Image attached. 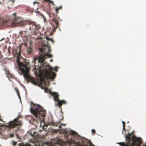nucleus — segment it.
<instances>
[{
  "label": "nucleus",
  "instance_id": "11",
  "mask_svg": "<svg viewBox=\"0 0 146 146\" xmlns=\"http://www.w3.org/2000/svg\"><path fill=\"white\" fill-rule=\"evenodd\" d=\"M20 33L22 37H26L28 36V32L27 31H23Z\"/></svg>",
  "mask_w": 146,
  "mask_h": 146
},
{
  "label": "nucleus",
  "instance_id": "17",
  "mask_svg": "<svg viewBox=\"0 0 146 146\" xmlns=\"http://www.w3.org/2000/svg\"><path fill=\"white\" fill-rule=\"evenodd\" d=\"M72 142L73 143L76 144L77 145H78V144H79V141H75L74 140H73Z\"/></svg>",
  "mask_w": 146,
  "mask_h": 146
},
{
  "label": "nucleus",
  "instance_id": "29",
  "mask_svg": "<svg viewBox=\"0 0 146 146\" xmlns=\"http://www.w3.org/2000/svg\"><path fill=\"white\" fill-rule=\"evenodd\" d=\"M141 146L140 145V144L139 143L137 144V146Z\"/></svg>",
  "mask_w": 146,
  "mask_h": 146
},
{
  "label": "nucleus",
  "instance_id": "38",
  "mask_svg": "<svg viewBox=\"0 0 146 146\" xmlns=\"http://www.w3.org/2000/svg\"><path fill=\"white\" fill-rule=\"evenodd\" d=\"M59 129L57 130V131H59Z\"/></svg>",
  "mask_w": 146,
  "mask_h": 146
},
{
  "label": "nucleus",
  "instance_id": "20",
  "mask_svg": "<svg viewBox=\"0 0 146 146\" xmlns=\"http://www.w3.org/2000/svg\"><path fill=\"white\" fill-rule=\"evenodd\" d=\"M54 70L57 72V66H56L54 68Z\"/></svg>",
  "mask_w": 146,
  "mask_h": 146
},
{
  "label": "nucleus",
  "instance_id": "32",
  "mask_svg": "<svg viewBox=\"0 0 146 146\" xmlns=\"http://www.w3.org/2000/svg\"><path fill=\"white\" fill-rule=\"evenodd\" d=\"M123 129L124 131L125 130V127H123Z\"/></svg>",
  "mask_w": 146,
  "mask_h": 146
},
{
  "label": "nucleus",
  "instance_id": "15",
  "mask_svg": "<svg viewBox=\"0 0 146 146\" xmlns=\"http://www.w3.org/2000/svg\"><path fill=\"white\" fill-rule=\"evenodd\" d=\"M15 90H16V92L17 93V95L18 96V97H19V98L20 99L21 98H20V95H19V91H18V89L16 88H15Z\"/></svg>",
  "mask_w": 146,
  "mask_h": 146
},
{
  "label": "nucleus",
  "instance_id": "12",
  "mask_svg": "<svg viewBox=\"0 0 146 146\" xmlns=\"http://www.w3.org/2000/svg\"><path fill=\"white\" fill-rule=\"evenodd\" d=\"M31 81L35 85H36L37 84V82H36V80H35V79L33 78H31Z\"/></svg>",
  "mask_w": 146,
  "mask_h": 146
},
{
  "label": "nucleus",
  "instance_id": "4",
  "mask_svg": "<svg viewBox=\"0 0 146 146\" xmlns=\"http://www.w3.org/2000/svg\"><path fill=\"white\" fill-rule=\"evenodd\" d=\"M17 65L19 70L24 74V76L27 79L30 78V76L28 73L29 68L27 67V65L17 60Z\"/></svg>",
  "mask_w": 146,
  "mask_h": 146
},
{
  "label": "nucleus",
  "instance_id": "27",
  "mask_svg": "<svg viewBox=\"0 0 146 146\" xmlns=\"http://www.w3.org/2000/svg\"><path fill=\"white\" fill-rule=\"evenodd\" d=\"M1 120V116L0 115V120ZM1 126V125L0 124V127ZM1 128L0 129V133L1 132Z\"/></svg>",
  "mask_w": 146,
  "mask_h": 146
},
{
  "label": "nucleus",
  "instance_id": "19",
  "mask_svg": "<svg viewBox=\"0 0 146 146\" xmlns=\"http://www.w3.org/2000/svg\"><path fill=\"white\" fill-rule=\"evenodd\" d=\"M92 133H96V131L95 129H92Z\"/></svg>",
  "mask_w": 146,
  "mask_h": 146
},
{
  "label": "nucleus",
  "instance_id": "26",
  "mask_svg": "<svg viewBox=\"0 0 146 146\" xmlns=\"http://www.w3.org/2000/svg\"><path fill=\"white\" fill-rule=\"evenodd\" d=\"M61 125H60L58 126V128L60 129H61Z\"/></svg>",
  "mask_w": 146,
  "mask_h": 146
},
{
  "label": "nucleus",
  "instance_id": "31",
  "mask_svg": "<svg viewBox=\"0 0 146 146\" xmlns=\"http://www.w3.org/2000/svg\"><path fill=\"white\" fill-rule=\"evenodd\" d=\"M0 146H1L0 145ZM25 146H31V145L29 144V145H26Z\"/></svg>",
  "mask_w": 146,
  "mask_h": 146
},
{
  "label": "nucleus",
  "instance_id": "24",
  "mask_svg": "<svg viewBox=\"0 0 146 146\" xmlns=\"http://www.w3.org/2000/svg\"><path fill=\"white\" fill-rule=\"evenodd\" d=\"M48 124H45L43 126V128H44V127H47L48 126Z\"/></svg>",
  "mask_w": 146,
  "mask_h": 146
},
{
  "label": "nucleus",
  "instance_id": "7",
  "mask_svg": "<svg viewBox=\"0 0 146 146\" xmlns=\"http://www.w3.org/2000/svg\"><path fill=\"white\" fill-rule=\"evenodd\" d=\"M19 117H17L14 119L13 121L9 122L8 124V126L11 128H13L17 125H21L22 122L20 121H18L19 119Z\"/></svg>",
  "mask_w": 146,
  "mask_h": 146
},
{
  "label": "nucleus",
  "instance_id": "2",
  "mask_svg": "<svg viewBox=\"0 0 146 146\" xmlns=\"http://www.w3.org/2000/svg\"><path fill=\"white\" fill-rule=\"evenodd\" d=\"M30 111L40 122L44 121L46 111L40 105L33 104L30 109Z\"/></svg>",
  "mask_w": 146,
  "mask_h": 146
},
{
  "label": "nucleus",
  "instance_id": "25",
  "mask_svg": "<svg viewBox=\"0 0 146 146\" xmlns=\"http://www.w3.org/2000/svg\"><path fill=\"white\" fill-rule=\"evenodd\" d=\"M6 73H7V74H8V75L10 76H11V74H10V73H9V72L8 71V72H6Z\"/></svg>",
  "mask_w": 146,
  "mask_h": 146
},
{
  "label": "nucleus",
  "instance_id": "30",
  "mask_svg": "<svg viewBox=\"0 0 146 146\" xmlns=\"http://www.w3.org/2000/svg\"><path fill=\"white\" fill-rule=\"evenodd\" d=\"M46 90H47V91H49V90L48 89V88H46L45 90V91H46Z\"/></svg>",
  "mask_w": 146,
  "mask_h": 146
},
{
  "label": "nucleus",
  "instance_id": "1",
  "mask_svg": "<svg viewBox=\"0 0 146 146\" xmlns=\"http://www.w3.org/2000/svg\"><path fill=\"white\" fill-rule=\"evenodd\" d=\"M44 39H41L40 45L41 47L39 48L40 53L38 58H35L33 59L35 66L33 70L36 75L38 76L41 79H44V78L49 79L52 81L55 78L56 74L52 71V68L46 62H44V60L46 58L52 57L51 54L48 53L51 51L50 46L48 45V40L51 41L52 43L54 40L47 37Z\"/></svg>",
  "mask_w": 146,
  "mask_h": 146
},
{
  "label": "nucleus",
  "instance_id": "40",
  "mask_svg": "<svg viewBox=\"0 0 146 146\" xmlns=\"http://www.w3.org/2000/svg\"><path fill=\"white\" fill-rule=\"evenodd\" d=\"M39 12L38 11V12H37V13H38Z\"/></svg>",
  "mask_w": 146,
  "mask_h": 146
},
{
  "label": "nucleus",
  "instance_id": "35",
  "mask_svg": "<svg viewBox=\"0 0 146 146\" xmlns=\"http://www.w3.org/2000/svg\"><path fill=\"white\" fill-rule=\"evenodd\" d=\"M143 146H146V143H145V144Z\"/></svg>",
  "mask_w": 146,
  "mask_h": 146
},
{
  "label": "nucleus",
  "instance_id": "18",
  "mask_svg": "<svg viewBox=\"0 0 146 146\" xmlns=\"http://www.w3.org/2000/svg\"><path fill=\"white\" fill-rule=\"evenodd\" d=\"M45 1H48V2H49L50 3H53V2L52 1H51L50 0H44Z\"/></svg>",
  "mask_w": 146,
  "mask_h": 146
},
{
  "label": "nucleus",
  "instance_id": "8",
  "mask_svg": "<svg viewBox=\"0 0 146 146\" xmlns=\"http://www.w3.org/2000/svg\"><path fill=\"white\" fill-rule=\"evenodd\" d=\"M12 24L15 26H21L24 25L21 19L18 18H16L13 20Z\"/></svg>",
  "mask_w": 146,
  "mask_h": 146
},
{
  "label": "nucleus",
  "instance_id": "6",
  "mask_svg": "<svg viewBox=\"0 0 146 146\" xmlns=\"http://www.w3.org/2000/svg\"><path fill=\"white\" fill-rule=\"evenodd\" d=\"M29 29L32 32H35V30H38L40 28V25L36 23L31 22L29 23Z\"/></svg>",
  "mask_w": 146,
  "mask_h": 146
},
{
  "label": "nucleus",
  "instance_id": "37",
  "mask_svg": "<svg viewBox=\"0 0 146 146\" xmlns=\"http://www.w3.org/2000/svg\"><path fill=\"white\" fill-rule=\"evenodd\" d=\"M15 14H15V13H14V14H13V15H15Z\"/></svg>",
  "mask_w": 146,
  "mask_h": 146
},
{
  "label": "nucleus",
  "instance_id": "23",
  "mask_svg": "<svg viewBox=\"0 0 146 146\" xmlns=\"http://www.w3.org/2000/svg\"><path fill=\"white\" fill-rule=\"evenodd\" d=\"M13 144L14 146H15L17 144V143L15 142H13Z\"/></svg>",
  "mask_w": 146,
  "mask_h": 146
},
{
  "label": "nucleus",
  "instance_id": "9",
  "mask_svg": "<svg viewBox=\"0 0 146 146\" xmlns=\"http://www.w3.org/2000/svg\"><path fill=\"white\" fill-rule=\"evenodd\" d=\"M21 48L20 47H17L13 50V53L14 56L19 57L21 54Z\"/></svg>",
  "mask_w": 146,
  "mask_h": 146
},
{
  "label": "nucleus",
  "instance_id": "14",
  "mask_svg": "<svg viewBox=\"0 0 146 146\" xmlns=\"http://www.w3.org/2000/svg\"><path fill=\"white\" fill-rule=\"evenodd\" d=\"M52 125H53L54 126H57L59 123V122H52Z\"/></svg>",
  "mask_w": 146,
  "mask_h": 146
},
{
  "label": "nucleus",
  "instance_id": "16",
  "mask_svg": "<svg viewBox=\"0 0 146 146\" xmlns=\"http://www.w3.org/2000/svg\"><path fill=\"white\" fill-rule=\"evenodd\" d=\"M62 9V7L60 6L58 7H57L55 11H56L57 13H58V11L60 9Z\"/></svg>",
  "mask_w": 146,
  "mask_h": 146
},
{
  "label": "nucleus",
  "instance_id": "33",
  "mask_svg": "<svg viewBox=\"0 0 146 146\" xmlns=\"http://www.w3.org/2000/svg\"><path fill=\"white\" fill-rule=\"evenodd\" d=\"M53 61V60L52 59H51L50 60V62H52Z\"/></svg>",
  "mask_w": 146,
  "mask_h": 146
},
{
  "label": "nucleus",
  "instance_id": "36",
  "mask_svg": "<svg viewBox=\"0 0 146 146\" xmlns=\"http://www.w3.org/2000/svg\"><path fill=\"white\" fill-rule=\"evenodd\" d=\"M33 119L34 121H35V119L34 118H33Z\"/></svg>",
  "mask_w": 146,
  "mask_h": 146
},
{
  "label": "nucleus",
  "instance_id": "3",
  "mask_svg": "<svg viewBox=\"0 0 146 146\" xmlns=\"http://www.w3.org/2000/svg\"><path fill=\"white\" fill-rule=\"evenodd\" d=\"M132 132L130 134L129 133L127 135L126 134L125 139L126 143L123 142H119L118 143L121 146H132L136 145V142L138 141L137 139L133 135Z\"/></svg>",
  "mask_w": 146,
  "mask_h": 146
},
{
  "label": "nucleus",
  "instance_id": "39",
  "mask_svg": "<svg viewBox=\"0 0 146 146\" xmlns=\"http://www.w3.org/2000/svg\"><path fill=\"white\" fill-rule=\"evenodd\" d=\"M35 3H36V2H34V4H35Z\"/></svg>",
  "mask_w": 146,
  "mask_h": 146
},
{
  "label": "nucleus",
  "instance_id": "34",
  "mask_svg": "<svg viewBox=\"0 0 146 146\" xmlns=\"http://www.w3.org/2000/svg\"><path fill=\"white\" fill-rule=\"evenodd\" d=\"M71 134H73V132L72 131H71Z\"/></svg>",
  "mask_w": 146,
  "mask_h": 146
},
{
  "label": "nucleus",
  "instance_id": "21",
  "mask_svg": "<svg viewBox=\"0 0 146 146\" xmlns=\"http://www.w3.org/2000/svg\"><path fill=\"white\" fill-rule=\"evenodd\" d=\"M14 135V134L13 133L11 134H10V137H13Z\"/></svg>",
  "mask_w": 146,
  "mask_h": 146
},
{
  "label": "nucleus",
  "instance_id": "10",
  "mask_svg": "<svg viewBox=\"0 0 146 146\" xmlns=\"http://www.w3.org/2000/svg\"><path fill=\"white\" fill-rule=\"evenodd\" d=\"M53 21H54V23L53 24V31H55L58 26V21L55 18L54 19Z\"/></svg>",
  "mask_w": 146,
  "mask_h": 146
},
{
  "label": "nucleus",
  "instance_id": "13",
  "mask_svg": "<svg viewBox=\"0 0 146 146\" xmlns=\"http://www.w3.org/2000/svg\"><path fill=\"white\" fill-rule=\"evenodd\" d=\"M32 48L31 47H29L27 49V52L29 54H30L32 52Z\"/></svg>",
  "mask_w": 146,
  "mask_h": 146
},
{
  "label": "nucleus",
  "instance_id": "22",
  "mask_svg": "<svg viewBox=\"0 0 146 146\" xmlns=\"http://www.w3.org/2000/svg\"><path fill=\"white\" fill-rule=\"evenodd\" d=\"M122 123H123V127H125V123L124 121H122Z\"/></svg>",
  "mask_w": 146,
  "mask_h": 146
},
{
  "label": "nucleus",
  "instance_id": "5",
  "mask_svg": "<svg viewBox=\"0 0 146 146\" xmlns=\"http://www.w3.org/2000/svg\"><path fill=\"white\" fill-rule=\"evenodd\" d=\"M49 91L50 95L53 96L54 100L57 102V105L60 108H61V106L63 104H66V102L64 100H59L58 99L59 96L57 93L55 92H52L50 91Z\"/></svg>",
  "mask_w": 146,
  "mask_h": 146
},
{
  "label": "nucleus",
  "instance_id": "28",
  "mask_svg": "<svg viewBox=\"0 0 146 146\" xmlns=\"http://www.w3.org/2000/svg\"><path fill=\"white\" fill-rule=\"evenodd\" d=\"M42 16L43 17V18H44V19H45V17L43 15H42Z\"/></svg>",
  "mask_w": 146,
  "mask_h": 146
}]
</instances>
